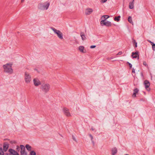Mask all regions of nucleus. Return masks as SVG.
Listing matches in <instances>:
<instances>
[{
    "label": "nucleus",
    "mask_w": 155,
    "mask_h": 155,
    "mask_svg": "<svg viewBox=\"0 0 155 155\" xmlns=\"http://www.w3.org/2000/svg\"><path fill=\"white\" fill-rule=\"evenodd\" d=\"M4 69V72L8 73L10 74L13 73V69L12 68V64H6L3 65Z\"/></svg>",
    "instance_id": "1"
},
{
    "label": "nucleus",
    "mask_w": 155,
    "mask_h": 155,
    "mask_svg": "<svg viewBox=\"0 0 155 155\" xmlns=\"http://www.w3.org/2000/svg\"><path fill=\"white\" fill-rule=\"evenodd\" d=\"M50 5V3L46 2L44 3H40L38 5L39 8L41 10L47 9Z\"/></svg>",
    "instance_id": "2"
},
{
    "label": "nucleus",
    "mask_w": 155,
    "mask_h": 155,
    "mask_svg": "<svg viewBox=\"0 0 155 155\" xmlns=\"http://www.w3.org/2000/svg\"><path fill=\"white\" fill-rule=\"evenodd\" d=\"M24 79L25 82L27 84L29 83L31 81V75L28 72L26 71L25 72Z\"/></svg>",
    "instance_id": "3"
},
{
    "label": "nucleus",
    "mask_w": 155,
    "mask_h": 155,
    "mask_svg": "<svg viewBox=\"0 0 155 155\" xmlns=\"http://www.w3.org/2000/svg\"><path fill=\"white\" fill-rule=\"evenodd\" d=\"M50 88V86L48 84H43L41 86V89L45 93L49 91Z\"/></svg>",
    "instance_id": "4"
},
{
    "label": "nucleus",
    "mask_w": 155,
    "mask_h": 155,
    "mask_svg": "<svg viewBox=\"0 0 155 155\" xmlns=\"http://www.w3.org/2000/svg\"><path fill=\"white\" fill-rule=\"evenodd\" d=\"M51 29L54 31L55 33L57 35V36L60 39H63V34L60 31L57 30L52 27L51 28Z\"/></svg>",
    "instance_id": "5"
},
{
    "label": "nucleus",
    "mask_w": 155,
    "mask_h": 155,
    "mask_svg": "<svg viewBox=\"0 0 155 155\" xmlns=\"http://www.w3.org/2000/svg\"><path fill=\"white\" fill-rule=\"evenodd\" d=\"M20 149L21 155H27V153L25 151V147L24 145H20Z\"/></svg>",
    "instance_id": "6"
},
{
    "label": "nucleus",
    "mask_w": 155,
    "mask_h": 155,
    "mask_svg": "<svg viewBox=\"0 0 155 155\" xmlns=\"http://www.w3.org/2000/svg\"><path fill=\"white\" fill-rule=\"evenodd\" d=\"M63 111L64 115L68 117H71V115L69 112V110L67 108H64Z\"/></svg>",
    "instance_id": "7"
},
{
    "label": "nucleus",
    "mask_w": 155,
    "mask_h": 155,
    "mask_svg": "<svg viewBox=\"0 0 155 155\" xmlns=\"http://www.w3.org/2000/svg\"><path fill=\"white\" fill-rule=\"evenodd\" d=\"M105 21V19L102 20L101 22V24H103L104 25L107 27L111 26L112 25L111 22L108 21H107L106 22Z\"/></svg>",
    "instance_id": "8"
},
{
    "label": "nucleus",
    "mask_w": 155,
    "mask_h": 155,
    "mask_svg": "<svg viewBox=\"0 0 155 155\" xmlns=\"http://www.w3.org/2000/svg\"><path fill=\"white\" fill-rule=\"evenodd\" d=\"M144 84L146 89L148 91L150 90V88L149 87L150 85V83L149 81L146 80L144 81Z\"/></svg>",
    "instance_id": "9"
},
{
    "label": "nucleus",
    "mask_w": 155,
    "mask_h": 155,
    "mask_svg": "<svg viewBox=\"0 0 155 155\" xmlns=\"http://www.w3.org/2000/svg\"><path fill=\"white\" fill-rule=\"evenodd\" d=\"M139 52L138 51H136L135 52H132V53L131 56L133 58H137V59H139Z\"/></svg>",
    "instance_id": "10"
},
{
    "label": "nucleus",
    "mask_w": 155,
    "mask_h": 155,
    "mask_svg": "<svg viewBox=\"0 0 155 155\" xmlns=\"http://www.w3.org/2000/svg\"><path fill=\"white\" fill-rule=\"evenodd\" d=\"M35 86H37L41 84V82L37 78H35L33 80Z\"/></svg>",
    "instance_id": "11"
},
{
    "label": "nucleus",
    "mask_w": 155,
    "mask_h": 155,
    "mask_svg": "<svg viewBox=\"0 0 155 155\" xmlns=\"http://www.w3.org/2000/svg\"><path fill=\"white\" fill-rule=\"evenodd\" d=\"M93 12V10L92 9L90 8H87L86 9L85 14L86 15H89Z\"/></svg>",
    "instance_id": "12"
},
{
    "label": "nucleus",
    "mask_w": 155,
    "mask_h": 155,
    "mask_svg": "<svg viewBox=\"0 0 155 155\" xmlns=\"http://www.w3.org/2000/svg\"><path fill=\"white\" fill-rule=\"evenodd\" d=\"M9 151L11 154H13V155H19V154L16 151L12 149H9Z\"/></svg>",
    "instance_id": "13"
},
{
    "label": "nucleus",
    "mask_w": 155,
    "mask_h": 155,
    "mask_svg": "<svg viewBox=\"0 0 155 155\" xmlns=\"http://www.w3.org/2000/svg\"><path fill=\"white\" fill-rule=\"evenodd\" d=\"M117 152V148L115 147L112 149L111 154L112 155H115Z\"/></svg>",
    "instance_id": "14"
},
{
    "label": "nucleus",
    "mask_w": 155,
    "mask_h": 155,
    "mask_svg": "<svg viewBox=\"0 0 155 155\" xmlns=\"http://www.w3.org/2000/svg\"><path fill=\"white\" fill-rule=\"evenodd\" d=\"M81 36V37L82 39L84 41L86 39V38L84 33L83 32H81L80 33Z\"/></svg>",
    "instance_id": "15"
},
{
    "label": "nucleus",
    "mask_w": 155,
    "mask_h": 155,
    "mask_svg": "<svg viewBox=\"0 0 155 155\" xmlns=\"http://www.w3.org/2000/svg\"><path fill=\"white\" fill-rule=\"evenodd\" d=\"M79 51L82 53H85L86 52L85 50H84V47L83 46H80L78 48Z\"/></svg>",
    "instance_id": "16"
},
{
    "label": "nucleus",
    "mask_w": 155,
    "mask_h": 155,
    "mask_svg": "<svg viewBox=\"0 0 155 155\" xmlns=\"http://www.w3.org/2000/svg\"><path fill=\"white\" fill-rule=\"evenodd\" d=\"M8 147V144L7 143H4L3 144V150L6 151Z\"/></svg>",
    "instance_id": "17"
},
{
    "label": "nucleus",
    "mask_w": 155,
    "mask_h": 155,
    "mask_svg": "<svg viewBox=\"0 0 155 155\" xmlns=\"http://www.w3.org/2000/svg\"><path fill=\"white\" fill-rule=\"evenodd\" d=\"M134 93L132 95V97H136V94L139 91V90L137 88H135L134 90Z\"/></svg>",
    "instance_id": "18"
},
{
    "label": "nucleus",
    "mask_w": 155,
    "mask_h": 155,
    "mask_svg": "<svg viewBox=\"0 0 155 155\" xmlns=\"http://www.w3.org/2000/svg\"><path fill=\"white\" fill-rule=\"evenodd\" d=\"M134 2H130L129 3V8L130 9H133L134 8Z\"/></svg>",
    "instance_id": "19"
},
{
    "label": "nucleus",
    "mask_w": 155,
    "mask_h": 155,
    "mask_svg": "<svg viewBox=\"0 0 155 155\" xmlns=\"http://www.w3.org/2000/svg\"><path fill=\"white\" fill-rule=\"evenodd\" d=\"M25 147L28 150L30 151L31 149V147L28 144H26L25 145Z\"/></svg>",
    "instance_id": "20"
},
{
    "label": "nucleus",
    "mask_w": 155,
    "mask_h": 155,
    "mask_svg": "<svg viewBox=\"0 0 155 155\" xmlns=\"http://www.w3.org/2000/svg\"><path fill=\"white\" fill-rule=\"evenodd\" d=\"M120 16L119 15L118 16H116L114 18V21H119L120 20Z\"/></svg>",
    "instance_id": "21"
},
{
    "label": "nucleus",
    "mask_w": 155,
    "mask_h": 155,
    "mask_svg": "<svg viewBox=\"0 0 155 155\" xmlns=\"http://www.w3.org/2000/svg\"><path fill=\"white\" fill-rule=\"evenodd\" d=\"M132 42L133 43V45H134V47L136 48L137 47V43L136 42V40L133 39Z\"/></svg>",
    "instance_id": "22"
},
{
    "label": "nucleus",
    "mask_w": 155,
    "mask_h": 155,
    "mask_svg": "<svg viewBox=\"0 0 155 155\" xmlns=\"http://www.w3.org/2000/svg\"><path fill=\"white\" fill-rule=\"evenodd\" d=\"M128 21L130 23L133 25V23L132 21V18L131 16H129L128 18Z\"/></svg>",
    "instance_id": "23"
},
{
    "label": "nucleus",
    "mask_w": 155,
    "mask_h": 155,
    "mask_svg": "<svg viewBox=\"0 0 155 155\" xmlns=\"http://www.w3.org/2000/svg\"><path fill=\"white\" fill-rule=\"evenodd\" d=\"M4 153L3 152L2 148H0V155H4Z\"/></svg>",
    "instance_id": "24"
},
{
    "label": "nucleus",
    "mask_w": 155,
    "mask_h": 155,
    "mask_svg": "<svg viewBox=\"0 0 155 155\" xmlns=\"http://www.w3.org/2000/svg\"><path fill=\"white\" fill-rule=\"evenodd\" d=\"M109 17V16L108 15H104V16H102V18H104L106 20V19L108 18Z\"/></svg>",
    "instance_id": "25"
},
{
    "label": "nucleus",
    "mask_w": 155,
    "mask_h": 155,
    "mask_svg": "<svg viewBox=\"0 0 155 155\" xmlns=\"http://www.w3.org/2000/svg\"><path fill=\"white\" fill-rule=\"evenodd\" d=\"M30 154L31 155H36V153L34 151H31L30 153Z\"/></svg>",
    "instance_id": "26"
},
{
    "label": "nucleus",
    "mask_w": 155,
    "mask_h": 155,
    "mask_svg": "<svg viewBox=\"0 0 155 155\" xmlns=\"http://www.w3.org/2000/svg\"><path fill=\"white\" fill-rule=\"evenodd\" d=\"M152 45V47L153 50V51H155V44L153 43V44L151 45Z\"/></svg>",
    "instance_id": "27"
},
{
    "label": "nucleus",
    "mask_w": 155,
    "mask_h": 155,
    "mask_svg": "<svg viewBox=\"0 0 155 155\" xmlns=\"http://www.w3.org/2000/svg\"><path fill=\"white\" fill-rule=\"evenodd\" d=\"M127 63L129 64L130 68H132V64H131L130 63L128 62H127Z\"/></svg>",
    "instance_id": "28"
},
{
    "label": "nucleus",
    "mask_w": 155,
    "mask_h": 155,
    "mask_svg": "<svg viewBox=\"0 0 155 155\" xmlns=\"http://www.w3.org/2000/svg\"><path fill=\"white\" fill-rule=\"evenodd\" d=\"M20 147L19 146H17L16 150L18 151H19V150H20Z\"/></svg>",
    "instance_id": "29"
},
{
    "label": "nucleus",
    "mask_w": 155,
    "mask_h": 155,
    "mask_svg": "<svg viewBox=\"0 0 155 155\" xmlns=\"http://www.w3.org/2000/svg\"><path fill=\"white\" fill-rule=\"evenodd\" d=\"M143 65L147 66V65L146 62L145 61H143Z\"/></svg>",
    "instance_id": "30"
},
{
    "label": "nucleus",
    "mask_w": 155,
    "mask_h": 155,
    "mask_svg": "<svg viewBox=\"0 0 155 155\" xmlns=\"http://www.w3.org/2000/svg\"><path fill=\"white\" fill-rule=\"evenodd\" d=\"M107 0H101V2L102 3H105L107 1Z\"/></svg>",
    "instance_id": "31"
},
{
    "label": "nucleus",
    "mask_w": 155,
    "mask_h": 155,
    "mask_svg": "<svg viewBox=\"0 0 155 155\" xmlns=\"http://www.w3.org/2000/svg\"><path fill=\"white\" fill-rule=\"evenodd\" d=\"M10 142L11 143H16L15 141H10Z\"/></svg>",
    "instance_id": "32"
},
{
    "label": "nucleus",
    "mask_w": 155,
    "mask_h": 155,
    "mask_svg": "<svg viewBox=\"0 0 155 155\" xmlns=\"http://www.w3.org/2000/svg\"><path fill=\"white\" fill-rule=\"evenodd\" d=\"M89 135L90 137L91 138V140H92L93 139V137L92 136L91 134H90Z\"/></svg>",
    "instance_id": "33"
},
{
    "label": "nucleus",
    "mask_w": 155,
    "mask_h": 155,
    "mask_svg": "<svg viewBox=\"0 0 155 155\" xmlns=\"http://www.w3.org/2000/svg\"><path fill=\"white\" fill-rule=\"evenodd\" d=\"M96 47L95 45H92L90 47V48H93Z\"/></svg>",
    "instance_id": "34"
},
{
    "label": "nucleus",
    "mask_w": 155,
    "mask_h": 155,
    "mask_svg": "<svg viewBox=\"0 0 155 155\" xmlns=\"http://www.w3.org/2000/svg\"><path fill=\"white\" fill-rule=\"evenodd\" d=\"M122 54V51H120L118 53L117 55H121Z\"/></svg>",
    "instance_id": "35"
},
{
    "label": "nucleus",
    "mask_w": 155,
    "mask_h": 155,
    "mask_svg": "<svg viewBox=\"0 0 155 155\" xmlns=\"http://www.w3.org/2000/svg\"><path fill=\"white\" fill-rule=\"evenodd\" d=\"M72 137L73 139L75 141H76L75 138V137H74V136H73V135L72 136Z\"/></svg>",
    "instance_id": "36"
},
{
    "label": "nucleus",
    "mask_w": 155,
    "mask_h": 155,
    "mask_svg": "<svg viewBox=\"0 0 155 155\" xmlns=\"http://www.w3.org/2000/svg\"><path fill=\"white\" fill-rule=\"evenodd\" d=\"M148 41L151 44V45L153 43V42H152L150 40H148Z\"/></svg>",
    "instance_id": "37"
},
{
    "label": "nucleus",
    "mask_w": 155,
    "mask_h": 155,
    "mask_svg": "<svg viewBox=\"0 0 155 155\" xmlns=\"http://www.w3.org/2000/svg\"><path fill=\"white\" fill-rule=\"evenodd\" d=\"M132 72L134 73H135V69H134V68H132Z\"/></svg>",
    "instance_id": "38"
},
{
    "label": "nucleus",
    "mask_w": 155,
    "mask_h": 155,
    "mask_svg": "<svg viewBox=\"0 0 155 155\" xmlns=\"http://www.w3.org/2000/svg\"><path fill=\"white\" fill-rule=\"evenodd\" d=\"M92 141V142L93 144V145L94 146V141L93 140H91Z\"/></svg>",
    "instance_id": "39"
},
{
    "label": "nucleus",
    "mask_w": 155,
    "mask_h": 155,
    "mask_svg": "<svg viewBox=\"0 0 155 155\" xmlns=\"http://www.w3.org/2000/svg\"><path fill=\"white\" fill-rule=\"evenodd\" d=\"M4 155H12V154H11L10 153H9V154H8V153H5V154H4Z\"/></svg>",
    "instance_id": "40"
},
{
    "label": "nucleus",
    "mask_w": 155,
    "mask_h": 155,
    "mask_svg": "<svg viewBox=\"0 0 155 155\" xmlns=\"http://www.w3.org/2000/svg\"><path fill=\"white\" fill-rule=\"evenodd\" d=\"M25 0H21V2L22 3V2H23Z\"/></svg>",
    "instance_id": "41"
},
{
    "label": "nucleus",
    "mask_w": 155,
    "mask_h": 155,
    "mask_svg": "<svg viewBox=\"0 0 155 155\" xmlns=\"http://www.w3.org/2000/svg\"><path fill=\"white\" fill-rule=\"evenodd\" d=\"M91 129H92V130H94V129H93V128H91Z\"/></svg>",
    "instance_id": "42"
},
{
    "label": "nucleus",
    "mask_w": 155,
    "mask_h": 155,
    "mask_svg": "<svg viewBox=\"0 0 155 155\" xmlns=\"http://www.w3.org/2000/svg\"><path fill=\"white\" fill-rule=\"evenodd\" d=\"M135 0H133V1L132 2H134V1Z\"/></svg>",
    "instance_id": "43"
},
{
    "label": "nucleus",
    "mask_w": 155,
    "mask_h": 155,
    "mask_svg": "<svg viewBox=\"0 0 155 155\" xmlns=\"http://www.w3.org/2000/svg\"><path fill=\"white\" fill-rule=\"evenodd\" d=\"M125 155H129L127 154H125Z\"/></svg>",
    "instance_id": "44"
}]
</instances>
